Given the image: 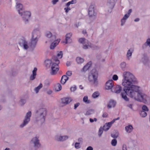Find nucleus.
Returning a JSON list of instances; mask_svg holds the SVG:
<instances>
[{
  "label": "nucleus",
  "instance_id": "obj_12",
  "mask_svg": "<svg viewBox=\"0 0 150 150\" xmlns=\"http://www.w3.org/2000/svg\"><path fill=\"white\" fill-rule=\"evenodd\" d=\"M45 36L49 39V41L50 42L55 40L56 39L55 36L53 35L52 33L50 31L47 32L46 33Z\"/></svg>",
  "mask_w": 150,
  "mask_h": 150
},
{
  "label": "nucleus",
  "instance_id": "obj_3",
  "mask_svg": "<svg viewBox=\"0 0 150 150\" xmlns=\"http://www.w3.org/2000/svg\"><path fill=\"white\" fill-rule=\"evenodd\" d=\"M40 32L38 29H35L32 33L31 41L29 44V47L32 50H33L36 47L38 41V39L40 37Z\"/></svg>",
  "mask_w": 150,
  "mask_h": 150
},
{
  "label": "nucleus",
  "instance_id": "obj_51",
  "mask_svg": "<svg viewBox=\"0 0 150 150\" xmlns=\"http://www.w3.org/2000/svg\"><path fill=\"white\" fill-rule=\"evenodd\" d=\"M64 10L65 11V12L66 13H67L69 11L71 10V8H70V7L68 6H67V7L65 8H64Z\"/></svg>",
  "mask_w": 150,
  "mask_h": 150
},
{
  "label": "nucleus",
  "instance_id": "obj_44",
  "mask_svg": "<svg viewBox=\"0 0 150 150\" xmlns=\"http://www.w3.org/2000/svg\"><path fill=\"white\" fill-rule=\"evenodd\" d=\"M142 111H145V112H148L149 109L148 107L145 105H144L142 107Z\"/></svg>",
  "mask_w": 150,
  "mask_h": 150
},
{
  "label": "nucleus",
  "instance_id": "obj_22",
  "mask_svg": "<svg viewBox=\"0 0 150 150\" xmlns=\"http://www.w3.org/2000/svg\"><path fill=\"white\" fill-rule=\"evenodd\" d=\"M142 61L144 64H146L149 62V59L146 54H144L142 57Z\"/></svg>",
  "mask_w": 150,
  "mask_h": 150
},
{
  "label": "nucleus",
  "instance_id": "obj_17",
  "mask_svg": "<svg viewBox=\"0 0 150 150\" xmlns=\"http://www.w3.org/2000/svg\"><path fill=\"white\" fill-rule=\"evenodd\" d=\"M134 49L132 48L129 49L127 51L126 54V57L128 60H129L131 58L132 54L134 52Z\"/></svg>",
  "mask_w": 150,
  "mask_h": 150
},
{
  "label": "nucleus",
  "instance_id": "obj_10",
  "mask_svg": "<svg viewBox=\"0 0 150 150\" xmlns=\"http://www.w3.org/2000/svg\"><path fill=\"white\" fill-rule=\"evenodd\" d=\"M88 15L90 17L95 16L96 13L95 12V5L94 4H91L88 9Z\"/></svg>",
  "mask_w": 150,
  "mask_h": 150
},
{
  "label": "nucleus",
  "instance_id": "obj_58",
  "mask_svg": "<svg viewBox=\"0 0 150 150\" xmlns=\"http://www.w3.org/2000/svg\"><path fill=\"white\" fill-rule=\"evenodd\" d=\"M59 1V0H52V2L53 5H55Z\"/></svg>",
  "mask_w": 150,
  "mask_h": 150
},
{
  "label": "nucleus",
  "instance_id": "obj_64",
  "mask_svg": "<svg viewBox=\"0 0 150 150\" xmlns=\"http://www.w3.org/2000/svg\"><path fill=\"white\" fill-rule=\"evenodd\" d=\"M71 64V62H67L66 63V65L67 66H69Z\"/></svg>",
  "mask_w": 150,
  "mask_h": 150
},
{
  "label": "nucleus",
  "instance_id": "obj_13",
  "mask_svg": "<svg viewBox=\"0 0 150 150\" xmlns=\"http://www.w3.org/2000/svg\"><path fill=\"white\" fill-rule=\"evenodd\" d=\"M61 100L62 103L66 105L70 103L72 100V99L70 97H66L62 99Z\"/></svg>",
  "mask_w": 150,
  "mask_h": 150
},
{
  "label": "nucleus",
  "instance_id": "obj_32",
  "mask_svg": "<svg viewBox=\"0 0 150 150\" xmlns=\"http://www.w3.org/2000/svg\"><path fill=\"white\" fill-rule=\"evenodd\" d=\"M125 129L126 132L128 133H130L133 129V127L131 125H129L125 127Z\"/></svg>",
  "mask_w": 150,
  "mask_h": 150
},
{
  "label": "nucleus",
  "instance_id": "obj_36",
  "mask_svg": "<svg viewBox=\"0 0 150 150\" xmlns=\"http://www.w3.org/2000/svg\"><path fill=\"white\" fill-rule=\"evenodd\" d=\"M120 66L122 69L124 71L125 70V69L126 67V64L125 62H122L120 64Z\"/></svg>",
  "mask_w": 150,
  "mask_h": 150
},
{
  "label": "nucleus",
  "instance_id": "obj_41",
  "mask_svg": "<svg viewBox=\"0 0 150 150\" xmlns=\"http://www.w3.org/2000/svg\"><path fill=\"white\" fill-rule=\"evenodd\" d=\"M99 95V93L98 92H95L92 95V97L93 98H97Z\"/></svg>",
  "mask_w": 150,
  "mask_h": 150
},
{
  "label": "nucleus",
  "instance_id": "obj_30",
  "mask_svg": "<svg viewBox=\"0 0 150 150\" xmlns=\"http://www.w3.org/2000/svg\"><path fill=\"white\" fill-rule=\"evenodd\" d=\"M116 105V102L113 100H110L108 103L107 105L108 108H110L115 106Z\"/></svg>",
  "mask_w": 150,
  "mask_h": 150
},
{
  "label": "nucleus",
  "instance_id": "obj_27",
  "mask_svg": "<svg viewBox=\"0 0 150 150\" xmlns=\"http://www.w3.org/2000/svg\"><path fill=\"white\" fill-rule=\"evenodd\" d=\"M76 60L78 64H80L84 62V59L83 58L78 57L76 58Z\"/></svg>",
  "mask_w": 150,
  "mask_h": 150
},
{
  "label": "nucleus",
  "instance_id": "obj_38",
  "mask_svg": "<svg viewBox=\"0 0 150 150\" xmlns=\"http://www.w3.org/2000/svg\"><path fill=\"white\" fill-rule=\"evenodd\" d=\"M76 3V0H72L71 1H70L67 3L66 4V6H70L71 4H75Z\"/></svg>",
  "mask_w": 150,
  "mask_h": 150
},
{
  "label": "nucleus",
  "instance_id": "obj_34",
  "mask_svg": "<svg viewBox=\"0 0 150 150\" xmlns=\"http://www.w3.org/2000/svg\"><path fill=\"white\" fill-rule=\"evenodd\" d=\"M94 113V110L93 109H90L86 111L85 113L86 115H89L93 114Z\"/></svg>",
  "mask_w": 150,
  "mask_h": 150
},
{
  "label": "nucleus",
  "instance_id": "obj_40",
  "mask_svg": "<svg viewBox=\"0 0 150 150\" xmlns=\"http://www.w3.org/2000/svg\"><path fill=\"white\" fill-rule=\"evenodd\" d=\"M111 136L114 138H117L118 136V133L117 131H115L114 133H113L111 134Z\"/></svg>",
  "mask_w": 150,
  "mask_h": 150
},
{
  "label": "nucleus",
  "instance_id": "obj_6",
  "mask_svg": "<svg viewBox=\"0 0 150 150\" xmlns=\"http://www.w3.org/2000/svg\"><path fill=\"white\" fill-rule=\"evenodd\" d=\"M30 144L35 149H37L41 146L39 137L38 136L33 137L30 142Z\"/></svg>",
  "mask_w": 150,
  "mask_h": 150
},
{
  "label": "nucleus",
  "instance_id": "obj_39",
  "mask_svg": "<svg viewBox=\"0 0 150 150\" xmlns=\"http://www.w3.org/2000/svg\"><path fill=\"white\" fill-rule=\"evenodd\" d=\"M26 102V100L24 99H21L19 102V104L21 105H23Z\"/></svg>",
  "mask_w": 150,
  "mask_h": 150
},
{
  "label": "nucleus",
  "instance_id": "obj_50",
  "mask_svg": "<svg viewBox=\"0 0 150 150\" xmlns=\"http://www.w3.org/2000/svg\"><path fill=\"white\" fill-rule=\"evenodd\" d=\"M132 10L131 9H129V10L128 13L126 14H125L124 16H128V18H129V16L130 15L131 13L132 12Z\"/></svg>",
  "mask_w": 150,
  "mask_h": 150
},
{
  "label": "nucleus",
  "instance_id": "obj_2",
  "mask_svg": "<svg viewBox=\"0 0 150 150\" xmlns=\"http://www.w3.org/2000/svg\"><path fill=\"white\" fill-rule=\"evenodd\" d=\"M37 116L35 118V121L38 124L42 125L45 123L47 114L46 109L45 108H40L37 111Z\"/></svg>",
  "mask_w": 150,
  "mask_h": 150
},
{
  "label": "nucleus",
  "instance_id": "obj_4",
  "mask_svg": "<svg viewBox=\"0 0 150 150\" xmlns=\"http://www.w3.org/2000/svg\"><path fill=\"white\" fill-rule=\"evenodd\" d=\"M98 73L95 69L93 70L89 74L88 80L91 84L96 85L98 83Z\"/></svg>",
  "mask_w": 150,
  "mask_h": 150
},
{
  "label": "nucleus",
  "instance_id": "obj_56",
  "mask_svg": "<svg viewBox=\"0 0 150 150\" xmlns=\"http://www.w3.org/2000/svg\"><path fill=\"white\" fill-rule=\"evenodd\" d=\"M52 93V91L50 89H48L47 91V93L48 95L51 94Z\"/></svg>",
  "mask_w": 150,
  "mask_h": 150
},
{
  "label": "nucleus",
  "instance_id": "obj_11",
  "mask_svg": "<svg viewBox=\"0 0 150 150\" xmlns=\"http://www.w3.org/2000/svg\"><path fill=\"white\" fill-rule=\"evenodd\" d=\"M114 85L113 81L112 79L109 80L106 82L105 89L107 90H112Z\"/></svg>",
  "mask_w": 150,
  "mask_h": 150
},
{
  "label": "nucleus",
  "instance_id": "obj_21",
  "mask_svg": "<svg viewBox=\"0 0 150 150\" xmlns=\"http://www.w3.org/2000/svg\"><path fill=\"white\" fill-rule=\"evenodd\" d=\"M37 70V69L35 67L34 68L32 71V74L30 76V79L31 80H33L36 77V72Z\"/></svg>",
  "mask_w": 150,
  "mask_h": 150
},
{
  "label": "nucleus",
  "instance_id": "obj_5",
  "mask_svg": "<svg viewBox=\"0 0 150 150\" xmlns=\"http://www.w3.org/2000/svg\"><path fill=\"white\" fill-rule=\"evenodd\" d=\"M45 63L46 67H51V69L53 70V68L56 67V65H58L59 62L57 58H55L52 60H46L45 61Z\"/></svg>",
  "mask_w": 150,
  "mask_h": 150
},
{
  "label": "nucleus",
  "instance_id": "obj_45",
  "mask_svg": "<svg viewBox=\"0 0 150 150\" xmlns=\"http://www.w3.org/2000/svg\"><path fill=\"white\" fill-rule=\"evenodd\" d=\"M63 53L62 51L59 52L57 54V57L58 58H61L63 56Z\"/></svg>",
  "mask_w": 150,
  "mask_h": 150
},
{
  "label": "nucleus",
  "instance_id": "obj_62",
  "mask_svg": "<svg viewBox=\"0 0 150 150\" xmlns=\"http://www.w3.org/2000/svg\"><path fill=\"white\" fill-rule=\"evenodd\" d=\"M86 150H93V148L91 146H89L87 148Z\"/></svg>",
  "mask_w": 150,
  "mask_h": 150
},
{
  "label": "nucleus",
  "instance_id": "obj_37",
  "mask_svg": "<svg viewBox=\"0 0 150 150\" xmlns=\"http://www.w3.org/2000/svg\"><path fill=\"white\" fill-rule=\"evenodd\" d=\"M87 40L85 38H80L79 40V42L82 44L83 45L84 44H85V42H86Z\"/></svg>",
  "mask_w": 150,
  "mask_h": 150
},
{
  "label": "nucleus",
  "instance_id": "obj_52",
  "mask_svg": "<svg viewBox=\"0 0 150 150\" xmlns=\"http://www.w3.org/2000/svg\"><path fill=\"white\" fill-rule=\"evenodd\" d=\"M89 121H90V122H93L94 121L95 122H96L97 121V119L96 118H94L93 119H92V118H90L89 119Z\"/></svg>",
  "mask_w": 150,
  "mask_h": 150
},
{
  "label": "nucleus",
  "instance_id": "obj_1",
  "mask_svg": "<svg viewBox=\"0 0 150 150\" xmlns=\"http://www.w3.org/2000/svg\"><path fill=\"white\" fill-rule=\"evenodd\" d=\"M122 85L124 87V92L121 93L122 98L125 100H129L127 95L132 99L138 101L146 103L150 101V98L145 94L140 92V87L134 84L137 81L134 75L128 71H125L122 74Z\"/></svg>",
  "mask_w": 150,
  "mask_h": 150
},
{
  "label": "nucleus",
  "instance_id": "obj_31",
  "mask_svg": "<svg viewBox=\"0 0 150 150\" xmlns=\"http://www.w3.org/2000/svg\"><path fill=\"white\" fill-rule=\"evenodd\" d=\"M54 88L56 91H59L62 89V87L61 85L59 83H58L54 85Z\"/></svg>",
  "mask_w": 150,
  "mask_h": 150
},
{
  "label": "nucleus",
  "instance_id": "obj_59",
  "mask_svg": "<svg viewBox=\"0 0 150 150\" xmlns=\"http://www.w3.org/2000/svg\"><path fill=\"white\" fill-rule=\"evenodd\" d=\"M51 83L50 81L49 80H47L45 82V84L47 86H49L50 83Z\"/></svg>",
  "mask_w": 150,
  "mask_h": 150
},
{
  "label": "nucleus",
  "instance_id": "obj_54",
  "mask_svg": "<svg viewBox=\"0 0 150 150\" xmlns=\"http://www.w3.org/2000/svg\"><path fill=\"white\" fill-rule=\"evenodd\" d=\"M76 89V86H74L72 87L71 88V91L74 92V91Z\"/></svg>",
  "mask_w": 150,
  "mask_h": 150
},
{
  "label": "nucleus",
  "instance_id": "obj_57",
  "mask_svg": "<svg viewBox=\"0 0 150 150\" xmlns=\"http://www.w3.org/2000/svg\"><path fill=\"white\" fill-rule=\"evenodd\" d=\"M122 150H127V146L125 144H123L122 146Z\"/></svg>",
  "mask_w": 150,
  "mask_h": 150
},
{
  "label": "nucleus",
  "instance_id": "obj_7",
  "mask_svg": "<svg viewBox=\"0 0 150 150\" xmlns=\"http://www.w3.org/2000/svg\"><path fill=\"white\" fill-rule=\"evenodd\" d=\"M31 116L32 112L31 111H29L26 113L23 122L19 125L20 128H22L23 127L29 123L30 121Z\"/></svg>",
  "mask_w": 150,
  "mask_h": 150
},
{
  "label": "nucleus",
  "instance_id": "obj_20",
  "mask_svg": "<svg viewBox=\"0 0 150 150\" xmlns=\"http://www.w3.org/2000/svg\"><path fill=\"white\" fill-rule=\"evenodd\" d=\"M92 64L91 62H88L85 66H84L83 69H82L81 71L83 72H86L89 68L91 67Z\"/></svg>",
  "mask_w": 150,
  "mask_h": 150
},
{
  "label": "nucleus",
  "instance_id": "obj_29",
  "mask_svg": "<svg viewBox=\"0 0 150 150\" xmlns=\"http://www.w3.org/2000/svg\"><path fill=\"white\" fill-rule=\"evenodd\" d=\"M68 79L69 77H68L67 76L65 75L63 76L62 77L60 81L61 83L62 84H64L66 83L67 81L68 80Z\"/></svg>",
  "mask_w": 150,
  "mask_h": 150
},
{
  "label": "nucleus",
  "instance_id": "obj_48",
  "mask_svg": "<svg viewBox=\"0 0 150 150\" xmlns=\"http://www.w3.org/2000/svg\"><path fill=\"white\" fill-rule=\"evenodd\" d=\"M112 79L113 81H117L118 79V76L116 74H114L112 76Z\"/></svg>",
  "mask_w": 150,
  "mask_h": 150
},
{
  "label": "nucleus",
  "instance_id": "obj_49",
  "mask_svg": "<svg viewBox=\"0 0 150 150\" xmlns=\"http://www.w3.org/2000/svg\"><path fill=\"white\" fill-rule=\"evenodd\" d=\"M75 147L77 149H79L81 147L80 144L79 143L76 142L75 145Z\"/></svg>",
  "mask_w": 150,
  "mask_h": 150
},
{
  "label": "nucleus",
  "instance_id": "obj_55",
  "mask_svg": "<svg viewBox=\"0 0 150 150\" xmlns=\"http://www.w3.org/2000/svg\"><path fill=\"white\" fill-rule=\"evenodd\" d=\"M80 103H77L74 104V109H76V108L80 105Z\"/></svg>",
  "mask_w": 150,
  "mask_h": 150
},
{
  "label": "nucleus",
  "instance_id": "obj_9",
  "mask_svg": "<svg viewBox=\"0 0 150 150\" xmlns=\"http://www.w3.org/2000/svg\"><path fill=\"white\" fill-rule=\"evenodd\" d=\"M69 137L67 135L62 136L60 134H57L54 137V139L58 142H64L67 140Z\"/></svg>",
  "mask_w": 150,
  "mask_h": 150
},
{
  "label": "nucleus",
  "instance_id": "obj_23",
  "mask_svg": "<svg viewBox=\"0 0 150 150\" xmlns=\"http://www.w3.org/2000/svg\"><path fill=\"white\" fill-rule=\"evenodd\" d=\"M21 45L24 49L27 50L29 48L28 43L27 41L25 40H23Z\"/></svg>",
  "mask_w": 150,
  "mask_h": 150
},
{
  "label": "nucleus",
  "instance_id": "obj_25",
  "mask_svg": "<svg viewBox=\"0 0 150 150\" xmlns=\"http://www.w3.org/2000/svg\"><path fill=\"white\" fill-rule=\"evenodd\" d=\"M112 124H113L111 122L105 123L103 126V130L105 131H108L111 127Z\"/></svg>",
  "mask_w": 150,
  "mask_h": 150
},
{
  "label": "nucleus",
  "instance_id": "obj_15",
  "mask_svg": "<svg viewBox=\"0 0 150 150\" xmlns=\"http://www.w3.org/2000/svg\"><path fill=\"white\" fill-rule=\"evenodd\" d=\"M72 34L71 33H67L66 35L65 38V44H68L71 43L72 42V40L71 37L72 35Z\"/></svg>",
  "mask_w": 150,
  "mask_h": 150
},
{
  "label": "nucleus",
  "instance_id": "obj_46",
  "mask_svg": "<svg viewBox=\"0 0 150 150\" xmlns=\"http://www.w3.org/2000/svg\"><path fill=\"white\" fill-rule=\"evenodd\" d=\"M103 129L102 127H100L99 130L98 135L99 137H100L102 134L103 132Z\"/></svg>",
  "mask_w": 150,
  "mask_h": 150
},
{
  "label": "nucleus",
  "instance_id": "obj_28",
  "mask_svg": "<svg viewBox=\"0 0 150 150\" xmlns=\"http://www.w3.org/2000/svg\"><path fill=\"white\" fill-rule=\"evenodd\" d=\"M128 16H124L121 19L120 21V25L121 26H123L126 23V20L128 18Z\"/></svg>",
  "mask_w": 150,
  "mask_h": 150
},
{
  "label": "nucleus",
  "instance_id": "obj_43",
  "mask_svg": "<svg viewBox=\"0 0 150 150\" xmlns=\"http://www.w3.org/2000/svg\"><path fill=\"white\" fill-rule=\"evenodd\" d=\"M117 144V141L116 139H113L111 142V144L112 146H115Z\"/></svg>",
  "mask_w": 150,
  "mask_h": 150
},
{
  "label": "nucleus",
  "instance_id": "obj_33",
  "mask_svg": "<svg viewBox=\"0 0 150 150\" xmlns=\"http://www.w3.org/2000/svg\"><path fill=\"white\" fill-rule=\"evenodd\" d=\"M43 87V85L41 83L37 87H35L34 88V91L36 93H38L40 89L42 88Z\"/></svg>",
  "mask_w": 150,
  "mask_h": 150
},
{
  "label": "nucleus",
  "instance_id": "obj_26",
  "mask_svg": "<svg viewBox=\"0 0 150 150\" xmlns=\"http://www.w3.org/2000/svg\"><path fill=\"white\" fill-rule=\"evenodd\" d=\"M56 67L53 68V70L51 69L50 74L52 75H54L56 74L59 70V65H56Z\"/></svg>",
  "mask_w": 150,
  "mask_h": 150
},
{
  "label": "nucleus",
  "instance_id": "obj_16",
  "mask_svg": "<svg viewBox=\"0 0 150 150\" xmlns=\"http://www.w3.org/2000/svg\"><path fill=\"white\" fill-rule=\"evenodd\" d=\"M117 0H108L107 6L109 8L112 9L114 6L115 2Z\"/></svg>",
  "mask_w": 150,
  "mask_h": 150
},
{
  "label": "nucleus",
  "instance_id": "obj_14",
  "mask_svg": "<svg viewBox=\"0 0 150 150\" xmlns=\"http://www.w3.org/2000/svg\"><path fill=\"white\" fill-rule=\"evenodd\" d=\"M122 88L121 86L117 85L115 86L112 89V91L116 93H120L122 91Z\"/></svg>",
  "mask_w": 150,
  "mask_h": 150
},
{
  "label": "nucleus",
  "instance_id": "obj_61",
  "mask_svg": "<svg viewBox=\"0 0 150 150\" xmlns=\"http://www.w3.org/2000/svg\"><path fill=\"white\" fill-rule=\"evenodd\" d=\"M120 119V118L119 117H117V118L116 119H113L111 122L112 123V124H113L115 122L116 120H119V119Z\"/></svg>",
  "mask_w": 150,
  "mask_h": 150
},
{
  "label": "nucleus",
  "instance_id": "obj_8",
  "mask_svg": "<svg viewBox=\"0 0 150 150\" xmlns=\"http://www.w3.org/2000/svg\"><path fill=\"white\" fill-rule=\"evenodd\" d=\"M19 15L22 17L24 22L26 23L29 21L31 16V13L29 11H26L21 12Z\"/></svg>",
  "mask_w": 150,
  "mask_h": 150
},
{
  "label": "nucleus",
  "instance_id": "obj_63",
  "mask_svg": "<svg viewBox=\"0 0 150 150\" xmlns=\"http://www.w3.org/2000/svg\"><path fill=\"white\" fill-rule=\"evenodd\" d=\"M108 114L106 113H104L103 115V117H107Z\"/></svg>",
  "mask_w": 150,
  "mask_h": 150
},
{
  "label": "nucleus",
  "instance_id": "obj_35",
  "mask_svg": "<svg viewBox=\"0 0 150 150\" xmlns=\"http://www.w3.org/2000/svg\"><path fill=\"white\" fill-rule=\"evenodd\" d=\"M144 47H149L150 48V38L147 39L143 45Z\"/></svg>",
  "mask_w": 150,
  "mask_h": 150
},
{
  "label": "nucleus",
  "instance_id": "obj_19",
  "mask_svg": "<svg viewBox=\"0 0 150 150\" xmlns=\"http://www.w3.org/2000/svg\"><path fill=\"white\" fill-rule=\"evenodd\" d=\"M86 42H85V44L82 46V48L83 49L86 50L92 47L93 45L90 42L87 40Z\"/></svg>",
  "mask_w": 150,
  "mask_h": 150
},
{
  "label": "nucleus",
  "instance_id": "obj_53",
  "mask_svg": "<svg viewBox=\"0 0 150 150\" xmlns=\"http://www.w3.org/2000/svg\"><path fill=\"white\" fill-rule=\"evenodd\" d=\"M66 74L67 76H70L72 75V72L71 71H68L66 73Z\"/></svg>",
  "mask_w": 150,
  "mask_h": 150
},
{
  "label": "nucleus",
  "instance_id": "obj_18",
  "mask_svg": "<svg viewBox=\"0 0 150 150\" xmlns=\"http://www.w3.org/2000/svg\"><path fill=\"white\" fill-rule=\"evenodd\" d=\"M60 41V39H58L56 40H54V41L52 42L50 47V48L51 50L54 49L55 47L58 44Z\"/></svg>",
  "mask_w": 150,
  "mask_h": 150
},
{
  "label": "nucleus",
  "instance_id": "obj_24",
  "mask_svg": "<svg viewBox=\"0 0 150 150\" xmlns=\"http://www.w3.org/2000/svg\"><path fill=\"white\" fill-rule=\"evenodd\" d=\"M16 9L18 11L19 14H20L22 12L21 11L23 9V5L20 3H17L16 4Z\"/></svg>",
  "mask_w": 150,
  "mask_h": 150
},
{
  "label": "nucleus",
  "instance_id": "obj_42",
  "mask_svg": "<svg viewBox=\"0 0 150 150\" xmlns=\"http://www.w3.org/2000/svg\"><path fill=\"white\" fill-rule=\"evenodd\" d=\"M140 114L141 116L143 117H146L147 115V113L144 111H142Z\"/></svg>",
  "mask_w": 150,
  "mask_h": 150
},
{
  "label": "nucleus",
  "instance_id": "obj_60",
  "mask_svg": "<svg viewBox=\"0 0 150 150\" xmlns=\"http://www.w3.org/2000/svg\"><path fill=\"white\" fill-rule=\"evenodd\" d=\"M127 106L129 108L131 109L132 110L133 109L132 104H129Z\"/></svg>",
  "mask_w": 150,
  "mask_h": 150
},
{
  "label": "nucleus",
  "instance_id": "obj_47",
  "mask_svg": "<svg viewBox=\"0 0 150 150\" xmlns=\"http://www.w3.org/2000/svg\"><path fill=\"white\" fill-rule=\"evenodd\" d=\"M88 98L87 96H85L83 98V101L87 103H89L90 101L89 100H88Z\"/></svg>",
  "mask_w": 150,
  "mask_h": 150
}]
</instances>
